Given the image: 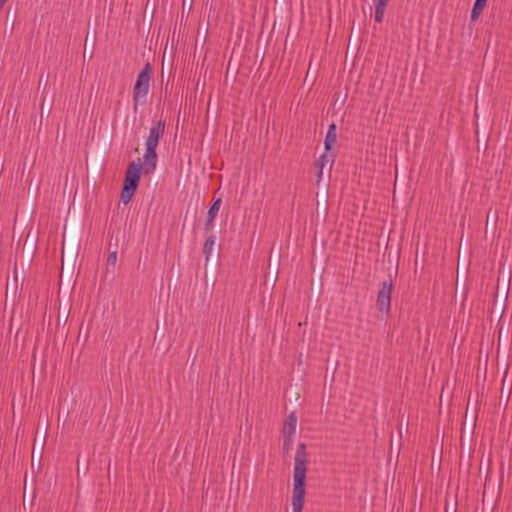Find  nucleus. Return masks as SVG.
Wrapping results in <instances>:
<instances>
[{
  "label": "nucleus",
  "mask_w": 512,
  "mask_h": 512,
  "mask_svg": "<svg viewBox=\"0 0 512 512\" xmlns=\"http://www.w3.org/2000/svg\"><path fill=\"white\" fill-rule=\"evenodd\" d=\"M375 6L374 19L377 23H381L384 19L385 10L388 4V0H373Z\"/></svg>",
  "instance_id": "423d86ee"
},
{
  "label": "nucleus",
  "mask_w": 512,
  "mask_h": 512,
  "mask_svg": "<svg viewBox=\"0 0 512 512\" xmlns=\"http://www.w3.org/2000/svg\"><path fill=\"white\" fill-rule=\"evenodd\" d=\"M116 261H117V252L116 251L111 252L107 258V264L114 267L116 264Z\"/></svg>",
  "instance_id": "f8f14e48"
},
{
  "label": "nucleus",
  "mask_w": 512,
  "mask_h": 512,
  "mask_svg": "<svg viewBox=\"0 0 512 512\" xmlns=\"http://www.w3.org/2000/svg\"><path fill=\"white\" fill-rule=\"evenodd\" d=\"M308 457L306 445L300 443L297 447L294 462L293 490H292V511L302 512L305 499V480L307 472Z\"/></svg>",
  "instance_id": "f03ea898"
},
{
  "label": "nucleus",
  "mask_w": 512,
  "mask_h": 512,
  "mask_svg": "<svg viewBox=\"0 0 512 512\" xmlns=\"http://www.w3.org/2000/svg\"><path fill=\"white\" fill-rule=\"evenodd\" d=\"M297 416L294 412L290 413L285 420L283 426V434L285 436H292L296 432Z\"/></svg>",
  "instance_id": "39448f33"
},
{
  "label": "nucleus",
  "mask_w": 512,
  "mask_h": 512,
  "mask_svg": "<svg viewBox=\"0 0 512 512\" xmlns=\"http://www.w3.org/2000/svg\"><path fill=\"white\" fill-rule=\"evenodd\" d=\"M4 162L0 160V175L3 172Z\"/></svg>",
  "instance_id": "ddd939ff"
},
{
  "label": "nucleus",
  "mask_w": 512,
  "mask_h": 512,
  "mask_svg": "<svg viewBox=\"0 0 512 512\" xmlns=\"http://www.w3.org/2000/svg\"><path fill=\"white\" fill-rule=\"evenodd\" d=\"M336 126L331 124L326 134L324 141L325 149L330 150L331 146L336 142Z\"/></svg>",
  "instance_id": "6e6552de"
},
{
  "label": "nucleus",
  "mask_w": 512,
  "mask_h": 512,
  "mask_svg": "<svg viewBox=\"0 0 512 512\" xmlns=\"http://www.w3.org/2000/svg\"><path fill=\"white\" fill-rule=\"evenodd\" d=\"M330 161L329 157L325 154L321 155L320 158L316 161L315 165L318 168V177L322 176V170L324 166Z\"/></svg>",
  "instance_id": "9b49d317"
},
{
  "label": "nucleus",
  "mask_w": 512,
  "mask_h": 512,
  "mask_svg": "<svg viewBox=\"0 0 512 512\" xmlns=\"http://www.w3.org/2000/svg\"><path fill=\"white\" fill-rule=\"evenodd\" d=\"M150 65L146 64L138 75L137 81L134 86V100L138 101L139 98L146 96L149 89L150 81Z\"/></svg>",
  "instance_id": "20e7f679"
},
{
  "label": "nucleus",
  "mask_w": 512,
  "mask_h": 512,
  "mask_svg": "<svg viewBox=\"0 0 512 512\" xmlns=\"http://www.w3.org/2000/svg\"><path fill=\"white\" fill-rule=\"evenodd\" d=\"M487 0H475L471 12V20L476 21L481 15L483 9L486 7Z\"/></svg>",
  "instance_id": "1a4fd4ad"
},
{
  "label": "nucleus",
  "mask_w": 512,
  "mask_h": 512,
  "mask_svg": "<svg viewBox=\"0 0 512 512\" xmlns=\"http://www.w3.org/2000/svg\"><path fill=\"white\" fill-rule=\"evenodd\" d=\"M7 0H0V11L2 10L4 4L6 3Z\"/></svg>",
  "instance_id": "4468645a"
},
{
  "label": "nucleus",
  "mask_w": 512,
  "mask_h": 512,
  "mask_svg": "<svg viewBox=\"0 0 512 512\" xmlns=\"http://www.w3.org/2000/svg\"><path fill=\"white\" fill-rule=\"evenodd\" d=\"M222 200L221 198L216 199L213 204L211 205L210 209L207 213V220L206 225L211 226L219 212L220 206H221Z\"/></svg>",
  "instance_id": "0eeeda50"
},
{
  "label": "nucleus",
  "mask_w": 512,
  "mask_h": 512,
  "mask_svg": "<svg viewBox=\"0 0 512 512\" xmlns=\"http://www.w3.org/2000/svg\"><path fill=\"white\" fill-rule=\"evenodd\" d=\"M160 138V121H158L150 130V134L146 140V151L143 156V162L140 159L132 161L128 164L123 188L121 191V201L124 204H128L134 193L136 192L141 172L144 175L152 174L156 170L157 166V152L156 148Z\"/></svg>",
  "instance_id": "f257e3e1"
},
{
  "label": "nucleus",
  "mask_w": 512,
  "mask_h": 512,
  "mask_svg": "<svg viewBox=\"0 0 512 512\" xmlns=\"http://www.w3.org/2000/svg\"><path fill=\"white\" fill-rule=\"evenodd\" d=\"M215 242H216V237L214 235L209 236L204 242L203 253L205 255L206 261H208L212 255V252H213V249L215 246Z\"/></svg>",
  "instance_id": "9d476101"
},
{
  "label": "nucleus",
  "mask_w": 512,
  "mask_h": 512,
  "mask_svg": "<svg viewBox=\"0 0 512 512\" xmlns=\"http://www.w3.org/2000/svg\"><path fill=\"white\" fill-rule=\"evenodd\" d=\"M392 289V280H386L382 282L376 300V305L380 312L388 313L390 311Z\"/></svg>",
  "instance_id": "7ed1b4c3"
}]
</instances>
